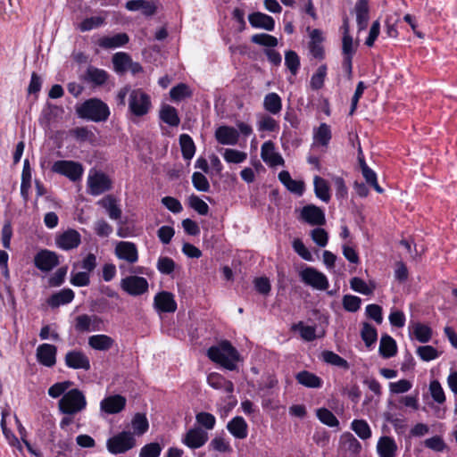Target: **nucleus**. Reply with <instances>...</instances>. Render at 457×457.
I'll list each match as a JSON object with an SVG mask.
<instances>
[{"mask_svg": "<svg viewBox=\"0 0 457 457\" xmlns=\"http://www.w3.org/2000/svg\"><path fill=\"white\" fill-rule=\"evenodd\" d=\"M226 428L236 439L243 440L248 436V424L241 416L231 419L227 423Z\"/></svg>", "mask_w": 457, "mask_h": 457, "instance_id": "nucleus-22", "label": "nucleus"}, {"mask_svg": "<svg viewBox=\"0 0 457 457\" xmlns=\"http://www.w3.org/2000/svg\"><path fill=\"white\" fill-rule=\"evenodd\" d=\"M295 378L299 384L309 388H320L323 385L320 378L307 370L297 373Z\"/></svg>", "mask_w": 457, "mask_h": 457, "instance_id": "nucleus-31", "label": "nucleus"}, {"mask_svg": "<svg viewBox=\"0 0 457 457\" xmlns=\"http://www.w3.org/2000/svg\"><path fill=\"white\" fill-rule=\"evenodd\" d=\"M207 383L211 387L216 390H222L228 394H232L234 391L233 383L217 372H212L208 375Z\"/></svg>", "mask_w": 457, "mask_h": 457, "instance_id": "nucleus-27", "label": "nucleus"}, {"mask_svg": "<svg viewBox=\"0 0 457 457\" xmlns=\"http://www.w3.org/2000/svg\"><path fill=\"white\" fill-rule=\"evenodd\" d=\"M261 157L270 167L284 166L285 161L282 155L276 150L275 144L269 140L264 142L261 147Z\"/></svg>", "mask_w": 457, "mask_h": 457, "instance_id": "nucleus-11", "label": "nucleus"}, {"mask_svg": "<svg viewBox=\"0 0 457 457\" xmlns=\"http://www.w3.org/2000/svg\"><path fill=\"white\" fill-rule=\"evenodd\" d=\"M343 440L348 451H350L354 456L359 454L361 445L352 434L347 433L344 435Z\"/></svg>", "mask_w": 457, "mask_h": 457, "instance_id": "nucleus-64", "label": "nucleus"}, {"mask_svg": "<svg viewBox=\"0 0 457 457\" xmlns=\"http://www.w3.org/2000/svg\"><path fill=\"white\" fill-rule=\"evenodd\" d=\"M88 193L92 195H99L109 190L112 187L110 178L101 171L91 170L87 177Z\"/></svg>", "mask_w": 457, "mask_h": 457, "instance_id": "nucleus-7", "label": "nucleus"}, {"mask_svg": "<svg viewBox=\"0 0 457 457\" xmlns=\"http://www.w3.org/2000/svg\"><path fill=\"white\" fill-rule=\"evenodd\" d=\"M397 345L393 337L388 335L381 337L379 344V353L383 358H390L396 354Z\"/></svg>", "mask_w": 457, "mask_h": 457, "instance_id": "nucleus-32", "label": "nucleus"}, {"mask_svg": "<svg viewBox=\"0 0 457 457\" xmlns=\"http://www.w3.org/2000/svg\"><path fill=\"white\" fill-rule=\"evenodd\" d=\"M280 182L291 192L302 195L303 191V182L294 180L290 173L287 170H282L278 174Z\"/></svg>", "mask_w": 457, "mask_h": 457, "instance_id": "nucleus-35", "label": "nucleus"}, {"mask_svg": "<svg viewBox=\"0 0 457 457\" xmlns=\"http://www.w3.org/2000/svg\"><path fill=\"white\" fill-rule=\"evenodd\" d=\"M85 79L94 85L100 86L106 82L108 74L104 70L90 66L87 70Z\"/></svg>", "mask_w": 457, "mask_h": 457, "instance_id": "nucleus-36", "label": "nucleus"}, {"mask_svg": "<svg viewBox=\"0 0 457 457\" xmlns=\"http://www.w3.org/2000/svg\"><path fill=\"white\" fill-rule=\"evenodd\" d=\"M126 405V398L120 395H111L103 399L100 403V408L108 414L120 412Z\"/></svg>", "mask_w": 457, "mask_h": 457, "instance_id": "nucleus-21", "label": "nucleus"}, {"mask_svg": "<svg viewBox=\"0 0 457 457\" xmlns=\"http://www.w3.org/2000/svg\"><path fill=\"white\" fill-rule=\"evenodd\" d=\"M162 447L159 443H150L144 445L139 452V457H159Z\"/></svg>", "mask_w": 457, "mask_h": 457, "instance_id": "nucleus-58", "label": "nucleus"}, {"mask_svg": "<svg viewBox=\"0 0 457 457\" xmlns=\"http://www.w3.org/2000/svg\"><path fill=\"white\" fill-rule=\"evenodd\" d=\"M126 8L132 12L141 11L145 16H151L155 13L157 5L153 0H131L127 2Z\"/></svg>", "mask_w": 457, "mask_h": 457, "instance_id": "nucleus-28", "label": "nucleus"}, {"mask_svg": "<svg viewBox=\"0 0 457 457\" xmlns=\"http://www.w3.org/2000/svg\"><path fill=\"white\" fill-rule=\"evenodd\" d=\"M137 445V440L129 430H123L106 441V448L112 454L129 452Z\"/></svg>", "mask_w": 457, "mask_h": 457, "instance_id": "nucleus-5", "label": "nucleus"}, {"mask_svg": "<svg viewBox=\"0 0 457 457\" xmlns=\"http://www.w3.org/2000/svg\"><path fill=\"white\" fill-rule=\"evenodd\" d=\"M223 158L228 163H241L246 160L247 154L236 149L226 148Z\"/></svg>", "mask_w": 457, "mask_h": 457, "instance_id": "nucleus-52", "label": "nucleus"}, {"mask_svg": "<svg viewBox=\"0 0 457 457\" xmlns=\"http://www.w3.org/2000/svg\"><path fill=\"white\" fill-rule=\"evenodd\" d=\"M57 348L54 345H39L36 351L37 361L43 366L51 368L56 363Z\"/></svg>", "mask_w": 457, "mask_h": 457, "instance_id": "nucleus-17", "label": "nucleus"}, {"mask_svg": "<svg viewBox=\"0 0 457 457\" xmlns=\"http://www.w3.org/2000/svg\"><path fill=\"white\" fill-rule=\"evenodd\" d=\"M114 339L104 334L93 335L88 337V345L97 351H108L114 345Z\"/></svg>", "mask_w": 457, "mask_h": 457, "instance_id": "nucleus-29", "label": "nucleus"}, {"mask_svg": "<svg viewBox=\"0 0 457 457\" xmlns=\"http://www.w3.org/2000/svg\"><path fill=\"white\" fill-rule=\"evenodd\" d=\"M196 422L208 430L213 429L216 424V418L209 412L201 411L195 415Z\"/></svg>", "mask_w": 457, "mask_h": 457, "instance_id": "nucleus-57", "label": "nucleus"}, {"mask_svg": "<svg viewBox=\"0 0 457 457\" xmlns=\"http://www.w3.org/2000/svg\"><path fill=\"white\" fill-rule=\"evenodd\" d=\"M207 356L212 361L220 364L228 370H236L237 361L239 359L238 352L227 340L221 341L217 345L210 347L207 351Z\"/></svg>", "mask_w": 457, "mask_h": 457, "instance_id": "nucleus-2", "label": "nucleus"}, {"mask_svg": "<svg viewBox=\"0 0 457 457\" xmlns=\"http://www.w3.org/2000/svg\"><path fill=\"white\" fill-rule=\"evenodd\" d=\"M170 98L173 101L179 102L185 98L191 97L192 90L190 87L185 83H179V85L173 87L170 91Z\"/></svg>", "mask_w": 457, "mask_h": 457, "instance_id": "nucleus-47", "label": "nucleus"}, {"mask_svg": "<svg viewBox=\"0 0 457 457\" xmlns=\"http://www.w3.org/2000/svg\"><path fill=\"white\" fill-rule=\"evenodd\" d=\"M209 446L214 451L220 453H230L232 451L231 445L223 436H216L213 437Z\"/></svg>", "mask_w": 457, "mask_h": 457, "instance_id": "nucleus-53", "label": "nucleus"}, {"mask_svg": "<svg viewBox=\"0 0 457 457\" xmlns=\"http://www.w3.org/2000/svg\"><path fill=\"white\" fill-rule=\"evenodd\" d=\"M248 20L253 28L263 29L268 31H272L275 28L274 19L262 12H253L249 15Z\"/></svg>", "mask_w": 457, "mask_h": 457, "instance_id": "nucleus-26", "label": "nucleus"}, {"mask_svg": "<svg viewBox=\"0 0 457 457\" xmlns=\"http://www.w3.org/2000/svg\"><path fill=\"white\" fill-rule=\"evenodd\" d=\"M398 447L393 437L383 436L377 443V453L379 457H396Z\"/></svg>", "mask_w": 457, "mask_h": 457, "instance_id": "nucleus-24", "label": "nucleus"}, {"mask_svg": "<svg viewBox=\"0 0 457 457\" xmlns=\"http://www.w3.org/2000/svg\"><path fill=\"white\" fill-rule=\"evenodd\" d=\"M115 255L126 261L129 264L138 261V251L135 243L129 241H120L115 246Z\"/></svg>", "mask_w": 457, "mask_h": 457, "instance_id": "nucleus-15", "label": "nucleus"}, {"mask_svg": "<svg viewBox=\"0 0 457 457\" xmlns=\"http://www.w3.org/2000/svg\"><path fill=\"white\" fill-rule=\"evenodd\" d=\"M87 407V399L82 391L73 388L67 391L59 400V411L66 415L74 416Z\"/></svg>", "mask_w": 457, "mask_h": 457, "instance_id": "nucleus-4", "label": "nucleus"}, {"mask_svg": "<svg viewBox=\"0 0 457 457\" xmlns=\"http://www.w3.org/2000/svg\"><path fill=\"white\" fill-rule=\"evenodd\" d=\"M105 23V18L102 16H92L84 19L78 24V29L81 32H86L97 29Z\"/></svg>", "mask_w": 457, "mask_h": 457, "instance_id": "nucleus-43", "label": "nucleus"}, {"mask_svg": "<svg viewBox=\"0 0 457 457\" xmlns=\"http://www.w3.org/2000/svg\"><path fill=\"white\" fill-rule=\"evenodd\" d=\"M350 286L355 292L365 295H372L375 289V286H370L363 279L357 277H354L350 280Z\"/></svg>", "mask_w": 457, "mask_h": 457, "instance_id": "nucleus-51", "label": "nucleus"}, {"mask_svg": "<svg viewBox=\"0 0 457 457\" xmlns=\"http://www.w3.org/2000/svg\"><path fill=\"white\" fill-rule=\"evenodd\" d=\"M294 331H298L301 337L305 341H312L316 338V328L313 326H306L303 321L295 323L291 328Z\"/></svg>", "mask_w": 457, "mask_h": 457, "instance_id": "nucleus-45", "label": "nucleus"}, {"mask_svg": "<svg viewBox=\"0 0 457 457\" xmlns=\"http://www.w3.org/2000/svg\"><path fill=\"white\" fill-rule=\"evenodd\" d=\"M263 107L268 112L276 115L282 109V100L277 93H269L264 97Z\"/></svg>", "mask_w": 457, "mask_h": 457, "instance_id": "nucleus-33", "label": "nucleus"}, {"mask_svg": "<svg viewBox=\"0 0 457 457\" xmlns=\"http://www.w3.org/2000/svg\"><path fill=\"white\" fill-rule=\"evenodd\" d=\"M330 139V127L326 123H321L320 127L314 131L315 143L326 146L329 143Z\"/></svg>", "mask_w": 457, "mask_h": 457, "instance_id": "nucleus-44", "label": "nucleus"}, {"mask_svg": "<svg viewBox=\"0 0 457 457\" xmlns=\"http://www.w3.org/2000/svg\"><path fill=\"white\" fill-rule=\"evenodd\" d=\"M79 117L96 122L105 121L110 116L108 105L98 98H90L76 109Z\"/></svg>", "mask_w": 457, "mask_h": 457, "instance_id": "nucleus-3", "label": "nucleus"}, {"mask_svg": "<svg viewBox=\"0 0 457 457\" xmlns=\"http://www.w3.org/2000/svg\"><path fill=\"white\" fill-rule=\"evenodd\" d=\"M67 367L73 370H90V360L88 356L81 350L69 351L64 357Z\"/></svg>", "mask_w": 457, "mask_h": 457, "instance_id": "nucleus-13", "label": "nucleus"}, {"mask_svg": "<svg viewBox=\"0 0 457 457\" xmlns=\"http://www.w3.org/2000/svg\"><path fill=\"white\" fill-rule=\"evenodd\" d=\"M97 204L103 207L109 218L113 220H119L121 218L122 211L118 200L112 195H105L97 202Z\"/></svg>", "mask_w": 457, "mask_h": 457, "instance_id": "nucleus-23", "label": "nucleus"}, {"mask_svg": "<svg viewBox=\"0 0 457 457\" xmlns=\"http://www.w3.org/2000/svg\"><path fill=\"white\" fill-rule=\"evenodd\" d=\"M102 320L96 315L80 314L75 318L74 328L79 333L100 330Z\"/></svg>", "mask_w": 457, "mask_h": 457, "instance_id": "nucleus-14", "label": "nucleus"}, {"mask_svg": "<svg viewBox=\"0 0 457 457\" xmlns=\"http://www.w3.org/2000/svg\"><path fill=\"white\" fill-rule=\"evenodd\" d=\"M301 280L318 290H326L328 287V280L327 277L320 271L312 267H306L299 273Z\"/></svg>", "mask_w": 457, "mask_h": 457, "instance_id": "nucleus-8", "label": "nucleus"}, {"mask_svg": "<svg viewBox=\"0 0 457 457\" xmlns=\"http://www.w3.org/2000/svg\"><path fill=\"white\" fill-rule=\"evenodd\" d=\"M359 30L365 29L369 22V4L367 0H359L354 7Z\"/></svg>", "mask_w": 457, "mask_h": 457, "instance_id": "nucleus-30", "label": "nucleus"}, {"mask_svg": "<svg viewBox=\"0 0 457 457\" xmlns=\"http://www.w3.org/2000/svg\"><path fill=\"white\" fill-rule=\"evenodd\" d=\"M131 58L130 56L124 52L116 53L112 56V63L114 66V70L118 73H123L129 70V65H131Z\"/></svg>", "mask_w": 457, "mask_h": 457, "instance_id": "nucleus-39", "label": "nucleus"}, {"mask_svg": "<svg viewBox=\"0 0 457 457\" xmlns=\"http://www.w3.org/2000/svg\"><path fill=\"white\" fill-rule=\"evenodd\" d=\"M192 182L195 188L201 192H207L210 189V184L206 177L201 172H194Z\"/></svg>", "mask_w": 457, "mask_h": 457, "instance_id": "nucleus-63", "label": "nucleus"}, {"mask_svg": "<svg viewBox=\"0 0 457 457\" xmlns=\"http://www.w3.org/2000/svg\"><path fill=\"white\" fill-rule=\"evenodd\" d=\"M208 433L197 427L190 428L182 437V443L190 449H198L208 441Z\"/></svg>", "mask_w": 457, "mask_h": 457, "instance_id": "nucleus-12", "label": "nucleus"}, {"mask_svg": "<svg viewBox=\"0 0 457 457\" xmlns=\"http://www.w3.org/2000/svg\"><path fill=\"white\" fill-rule=\"evenodd\" d=\"M34 263L38 270L49 271L59 264L58 255L46 249L41 250L36 254Z\"/></svg>", "mask_w": 457, "mask_h": 457, "instance_id": "nucleus-16", "label": "nucleus"}, {"mask_svg": "<svg viewBox=\"0 0 457 457\" xmlns=\"http://www.w3.org/2000/svg\"><path fill=\"white\" fill-rule=\"evenodd\" d=\"M258 129L260 131H277L279 129L278 123L270 116L263 115L258 120Z\"/></svg>", "mask_w": 457, "mask_h": 457, "instance_id": "nucleus-54", "label": "nucleus"}, {"mask_svg": "<svg viewBox=\"0 0 457 457\" xmlns=\"http://www.w3.org/2000/svg\"><path fill=\"white\" fill-rule=\"evenodd\" d=\"M160 118L162 121L172 127L179 126L180 120L177 110L170 105H163L160 111Z\"/></svg>", "mask_w": 457, "mask_h": 457, "instance_id": "nucleus-38", "label": "nucleus"}, {"mask_svg": "<svg viewBox=\"0 0 457 457\" xmlns=\"http://www.w3.org/2000/svg\"><path fill=\"white\" fill-rule=\"evenodd\" d=\"M129 38L126 33H118L114 36H104L97 39L96 44L104 49H112L125 46Z\"/></svg>", "mask_w": 457, "mask_h": 457, "instance_id": "nucleus-25", "label": "nucleus"}, {"mask_svg": "<svg viewBox=\"0 0 457 457\" xmlns=\"http://www.w3.org/2000/svg\"><path fill=\"white\" fill-rule=\"evenodd\" d=\"M411 333L420 343H427L431 339L432 329L428 325L416 322L411 326Z\"/></svg>", "mask_w": 457, "mask_h": 457, "instance_id": "nucleus-37", "label": "nucleus"}, {"mask_svg": "<svg viewBox=\"0 0 457 457\" xmlns=\"http://www.w3.org/2000/svg\"><path fill=\"white\" fill-rule=\"evenodd\" d=\"M321 355L323 361L328 364L340 367L345 370L349 369V363L347 361L332 351H324Z\"/></svg>", "mask_w": 457, "mask_h": 457, "instance_id": "nucleus-48", "label": "nucleus"}, {"mask_svg": "<svg viewBox=\"0 0 457 457\" xmlns=\"http://www.w3.org/2000/svg\"><path fill=\"white\" fill-rule=\"evenodd\" d=\"M314 191L316 196L323 202L328 203L330 200L328 184L324 179L319 176L314 178Z\"/></svg>", "mask_w": 457, "mask_h": 457, "instance_id": "nucleus-40", "label": "nucleus"}, {"mask_svg": "<svg viewBox=\"0 0 457 457\" xmlns=\"http://www.w3.org/2000/svg\"><path fill=\"white\" fill-rule=\"evenodd\" d=\"M128 96L129 111L133 116L142 117L149 112L152 107L149 95L140 88L130 89L129 87L126 86L120 88L117 93V104L124 107L126 104V97Z\"/></svg>", "mask_w": 457, "mask_h": 457, "instance_id": "nucleus-1", "label": "nucleus"}, {"mask_svg": "<svg viewBox=\"0 0 457 457\" xmlns=\"http://www.w3.org/2000/svg\"><path fill=\"white\" fill-rule=\"evenodd\" d=\"M318 419L325 425L329 427H336L338 425V420L337 417L326 408H320L317 410Z\"/></svg>", "mask_w": 457, "mask_h": 457, "instance_id": "nucleus-55", "label": "nucleus"}, {"mask_svg": "<svg viewBox=\"0 0 457 457\" xmlns=\"http://www.w3.org/2000/svg\"><path fill=\"white\" fill-rule=\"evenodd\" d=\"M182 155L186 160H191L195 155V146L193 139L187 134H182L179 137Z\"/></svg>", "mask_w": 457, "mask_h": 457, "instance_id": "nucleus-41", "label": "nucleus"}, {"mask_svg": "<svg viewBox=\"0 0 457 457\" xmlns=\"http://www.w3.org/2000/svg\"><path fill=\"white\" fill-rule=\"evenodd\" d=\"M55 245L63 251H70L79 247L81 243V236L76 229L68 228L65 231L56 234L54 238Z\"/></svg>", "mask_w": 457, "mask_h": 457, "instance_id": "nucleus-9", "label": "nucleus"}, {"mask_svg": "<svg viewBox=\"0 0 457 457\" xmlns=\"http://www.w3.org/2000/svg\"><path fill=\"white\" fill-rule=\"evenodd\" d=\"M215 138L221 145H235L239 139L238 131L229 126H220L215 130Z\"/></svg>", "mask_w": 457, "mask_h": 457, "instance_id": "nucleus-20", "label": "nucleus"}, {"mask_svg": "<svg viewBox=\"0 0 457 457\" xmlns=\"http://www.w3.org/2000/svg\"><path fill=\"white\" fill-rule=\"evenodd\" d=\"M74 298V292L70 289H62L60 292L54 294L50 300V303L53 306H59L61 304H66L71 303Z\"/></svg>", "mask_w": 457, "mask_h": 457, "instance_id": "nucleus-46", "label": "nucleus"}, {"mask_svg": "<svg viewBox=\"0 0 457 457\" xmlns=\"http://www.w3.org/2000/svg\"><path fill=\"white\" fill-rule=\"evenodd\" d=\"M120 287L130 295H141L147 292V280L139 276H128L120 280Z\"/></svg>", "mask_w": 457, "mask_h": 457, "instance_id": "nucleus-10", "label": "nucleus"}, {"mask_svg": "<svg viewBox=\"0 0 457 457\" xmlns=\"http://www.w3.org/2000/svg\"><path fill=\"white\" fill-rule=\"evenodd\" d=\"M327 70L326 64H322L317 69L311 78L310 85L312 89L319 90L323 87L327 76Z\"/></svg>", "mask_w": 457, "mask_h": 457, "instance_id": "nucleus-49", "label": "nucleus"}, {"mask_svg": "<svg viewBox=\"0 0 457 457\" xmlns=\"http://www.w3.org/2000/svg\"><path fill=\"white\" fill-rule=\"evenodd\" d=\"M154 307L162 312H174L177 310V303L174 295L167 291L158 293L154 296Z\"/></svg>", "mask_w": 457, "mask_h": 457, "instance_id": "nucleus-19", "label": "nucleus"}, {"mask_svg": "<svg viewBox=\"0 0 457 457\" xmlns=\"http://www.w3.org/2000/svg\"><path fill=\"white\" fill-rule=\"evenodd\" d=\"M361 336L367 347H370L378 338L377 329L369 323H363Z\"/></svg>", "mask_w": 457, "mask_h": 457, "instance_id": "nucleus-50", "label": "nucleus"}, {"mask_svg": "<svg viewBox=\"0 0 457 457\" xmlns=\"http://www.w3.org/2000/svg\"><path fill=\"white\" fill-rule=\"evenodd\" d=\"M351 428L362 440H367L371 436L370 427L364 420H353L351 423Z\"/></svg>", "mask_w": 457, "mask_h": 457, "instance_id": "nucleus-42", "label": "nucleus"}, {"mask_svg": "<svg viewBox=\"0 0 457 457\" xmlns=\"http://www.w3.org/2000/svg\"><path fill=\"white\" fill-rule=\"evenodd\" d=\"M361 174L366 182L378 193L381 194L383 192L382 187L378 183L377 174L373 170H371L369 166H365L361 171Z\"/></svg>", "mask_w": 457, "mask_h": 457, "instance_id": "nucleus-60", "label": "nucleus"}, {"mask_svg": "<svg viewBox=\"0 0 457 457\" xmlns=\"http://www.w3.org/2000/svg\"><path fill=\"white\" fill-rule=\"evenodd\" d=\"M71 385L72 382L71 381L57 382L48 388V395L52 398L62 396L67 391H69L68 389Z\"/></svg>", "mask_w": 457, "mask_h": 457, "instance_id": "nucleus-56", "label": "nucleus"}, {"mask_svg": "<svg viewBox=\"0 0 457 457\" xmlns=\"http://www.w3.org/2000/svg\"><path fill=\"white\" fill-rule=\"evenodd\" d=\"M252 42L260 46H276L278 45V39L269 34L261 33V34H255L252 37Z\"/></svg>", "mask_w": 457, "mask_h": 457, "instance_id": "nucleus-61", "label": "nucleus"}, {"mask_svg": "<svg viewBox=\"0 0 457 457\" xmlns=\"http://www.w3.org/2000/svg\"><path fill=\"white\" fill-rule=\"evenodd\" d=\"M416 353L425 361H430L439 356L437 350L431 345L419 346Z\"/></svg>", "mask_w": 457, "mask_h": 457, "instance_id": "nucleus-59", "label": "nucleus"}, {"mask_svg": "<svg viewBox=\"0 0 457 457\" xmlns=\"http://www.w3.org/2000/svg\"><path fill=\"white\" fill-rule=\"evenodd\" d=\"M51 170L54 173L66 177L72 182L80 180L84 173V168L80 162L68 160L54 162Z\"/></svg>", "mask_w": 457, "mask_h": 457, "instance_id": "nucleus-6", "label": "nucleus"}, {"mask_svg": "<svg viewBox=\"0 0 457 457\" xmlns=\"http://www.w3.org/2000/svg\"><path fill=\"white\" fill-rule=\"evenodd\" d=\"M429 391L432 398L438 403L445 402V395L441 384L437 380H433L429 384Z\"/></svg>", "mask_w": 457, "mask_h": 457, "instance_id": "nucleus-62", "label": "nucleus"}, {"mask_svg": "<svg viewBox=\"0 0 457 457\" xmlns=\"http://www.w3.org/2000/svg\"><path fill=\"white\" fill-rule=\"evenodd\" d=\"M300 216L303 220L312 226H320L326 222L324 212L313 204L303 207Z\"/></svg>", "mask_w": 457, "mask_h": 457, "instance_id": "nucleus-18", "label": "nucleus"}, {"mask_svg": "<svg viewBox=\"0 0 457 457\" xmlns=\"http://www.w3.org/2000/svg\"><path fill=\"white\" fill-rule=\"evenodd\" d=\"M130 426L133 430L131 433L135 437L144 435L149 428L148 420L143 413H136L131 420Z\"/></svg>", "mask_w": 457, "mask_h": 457, "instance_id": "nucleus-34", "label": "nucleus"}]
</instances>
